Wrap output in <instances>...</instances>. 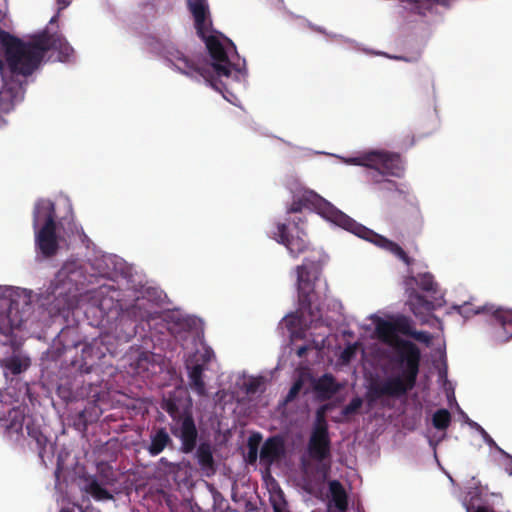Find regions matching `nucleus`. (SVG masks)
Segmentation results:
<instances>
[{
    "label": "nucleus",
    "instance_id": "obj_38",
    "mask_svg": "<svg viewBox=\"0 0 512 512\" xmlns=\"http://www.w3.org/2000/svg\"><path fill=\"white\" fill-rule=\"evenodd\" d=\"M412 215L415 218L416 225L419 226V228H420L422 226L423 219L420 214V209H419L418 205L412 206Z\"/></svg>",
    "mask_w": 512,
    "mask_h": 512
},
{
    "label": "nucleus",
    "instance_id": "obj_22",
    "mask_svg": "<svg viewBox=\"0 0 512 512\" xmlns=\"http://www.w3.org/2000/svg\"><path fill=\"white\" fill-rule=\"evenodd\" d=\"M103 353L95 349L94 345L86 344L82 348L81 361L78 366L81 373L88 374L92 372L96 359H99Z\"/></svg>",
    "mask_w": 512,
    "mask_h": 512
},
{
    "label": "nucleus",
    "instance_id": "obj_18",
    "mask_svg": "<svg viewBox=\"0 0 512 512\" xmlns=\"http://www.w3.org/2000/svg\"><path fill=\"white\" fill-rule=\"evenodd\" d=\"M395 333H401L405 336H409L419 342L429 344L431 341V335L426 331H416L413 329L412 321L409 317L398 316L394 320Z\"/></svg>",
    "mask_w": 512,
    "mask_h": 512
},
{
    "label": "nucleus",
    "instance_id": "obj_7",
    "mask_svg": "<svg viewBox=\"0 0 512 512\" xmlns=\"http://www.w3.org/2000/svg\"><path fill=\"white\" fill-rule=\"evenodd\" d=\"M307 452L312 460L322 463L320 470L323 472L324 477H326L330 470V464L323 462L331 456V440L324 408L319 409L316 413V419L307 445Z\"/></svg>",
    "mask_w": 512,
    "mask_h": 512
},
{
    "label": "nucleus",
    "instance_id": "obj_12",
    "mask_svg": "<svg viewBox=\"0 0 512 512\" xmlns=\"http://www.w3.org/2000/svg\"><path fill=\"white\" fill-rule=\"evenodd\" d=\"M56 288L63 292L71 293L78 291L85 281L83 268L76 262H66L56 274Z\"/></svg>",
    "mask_w": 512,
    "mask_h": 512
},
{
    "label": "nucleus",
    "instance_id": "obj_3",
    "mask_svg": "<svg viewBox=\"0 0 512 512\" xmlns=\"http://www.w3.org/2000/svg\"><path fill=\"white\" fill-rule=\"evenodd\" d=\"M421 360L418 346L404 339H397L394 346V355L391 362L400 373L388 377L380 384L372 385L370 395L373 399L384 396L399 398L411 391L417 382Z\"/></svg>",
    "mask_w": 512,
    "mask_h": 512
},
{
    "label": "nucleus",
    "instance_id": "obj_9",
    "mask_svg": "<svg viewBox=\"0 0 512 512\" xmlns=\"http://www.w3.org/2000/svg\"><path fill=\"white\" fill-rule=\"evenodd\" d=\"M354 165L365 166L369 169H380L386 176L400 178L404 174L402 158L397 153L385 151H370L348 160Z\"/></svg>",
    "mask_w": 512,
    "mask_h": 512
},
{
    "label": "nucleus",
    "instance_id": "obj_43",
    "mask_svg": "<svg viewBox=\"0 0 512 512\" xmlns=\"http://www.w3.org/2000/svg\"><path fill=\"white\" fill-rule=\"evenodd\" d=\"M467 512H471L470 511V507H467ZM475 512H494L493 510H491L490 508L486 507V506H479Z\"/></svg>",
    "mask_w": 512,
    "mask_h": 512
},
{
    "label": "nucleus",
    "instance_id": "obj_48",
    "mask_svg": "<svg viewBox=\"0 0 512 512\" xmlns=\"http://www.w3.org/2000/svg\"><path fill=\"white\" fill-rule=\"evenodd\" d=\"M357 512H364L363 507L360 504L357 505Z\"/></svg>",
    "mask_w": 512,
    "mask_h": 512
},
{
    "label": "nucleus",
    "instance_id": "obj_47",
    "mask_svg": "<svg viewBox=\"0 0 512 512\" xmlns=\"http://www.w3.org/2000/svg\"><path fill=\"white\" fill-rule=\"evenodd\" d=\"M273 509H274V512H282L281 509L276 505L273 506Z\"/></svg>",
    "mask_w": 512,
    "mask_h": 512
},
{
    "label": "nucleus",
    "instance_id": "obj_34",
    "mask_svg": "<svg viewBox=\"0 0 512 512\" xmlns=\"http://www.w3.org/2000/svg\"><path fill=\"white\" fill-rule=\"evenodd\" d=\"M467 422L469 424L470 427L476 429L477 431H479L480 435H482L484 441L490 445V446H493L497 449V447H499L495 441L492 439V437L483 429V427H481L478 423L470 420L467 418Z\"/></svg>",
    "mask_w": 512,
    "mask_h": 512
},
{
    "label": "nucleus",
    "instance_id": "obj_37",
    "mask_svg": "<svg viewBox=\"0 0 512 512\" xmlns=\"http://www.w3.org/2000/svg\"><path fill=\"white\" fill-rule=\"evenodd\" d=\"M262 385L261 378H251L245 382L244 387L247 394H255Z\"/></svg>",
    "mask_w": 512,
    "mask_h": 512
},
{
    "label": "nucleus",
    "instance_id": "obj_25",
    "mask_svg": "<svg viewBox=\"0 0 512 512\" xmlns=\"http://www.w3.org/2000/svg\"><path fill=\"white\" fill-rule=\"evenodd\" d=\"M408 303L415 315H418L422 310L430 311L433 308V303L416 291L410 294Z\"/></svg>",
    "mask_w": 512,
    "mask_h": 512
},
{
    "label": "nucleus",
    "instance_id": "obj_6",
    "mask_svg": "<svg viewBox=\"0 0 512 512\" xmlns=\"http://www.w3.org/2000/svg\"><path fill=\"white\" fill-rule=\"evenodd\" d=\"M312 208L317 209L320 215L345 230H348L352 222V218L338 210L312 190H305L301 194L295 195L293 202L287 209V213H299L303 209Z\"/></svg>",
    "mask_w": 512,
    "mask_h": 512
},
{
    "label": "nucleus",
    "instance_id": "obj_29",
    "mask_svg": "<svg viewBox=\"0 0 512 512\" xmlns=\"http://www.w3.org/2000/svg\"><path fill=\"white\" fill-rule=\"evenodd\" d=\"M379 189L382 191H396L399 195L403 196L405 200H408L410 196L409 188L405 184H397L393 180L386 179L383 181V185L379 186Z\"/></svg>",
    "mask_w": 512,
    "mask_h": 512
},
{
    "label": "nucleus",
    "instance_id": "obj_49",
    "mask_svg": "<svg viewBox=\"0 0 512 512\" xmlns=\"http://www.w3.org/2000/svg\"><path fill=\"white\" fill-rule=\"evenodd\" d=\"M4 68V63L3 61L0 59V72L3 70Z\"/></svg>",
    "mask_w": 512,
    "mask_h": 512
},
{
    "label": "nucleus",
    "instance_id": "obj_46",
    "mask_svg": "<svg viewBox=\"0 0 512 512\" xmlns=\"http://www.w3.org/2000/svg\"><path fill=\"white\" fill-rule=\"evenodd\" d=\"M59 512H75V507H63Z\"/></svg>",
    "mask_w": 512,
    "mask_h": 512
},
{
    "label": "nucleus",
    "instance_id": "obj_50",
    "mask_svg": "<svg viewBox=\"0 0 512 512\" xmlns=\"http://www.w3.org/2000/svg\"><path fill=\"white\" fill-rule=\"evenodd\" d=\"M300 222H302V219H301V218H299V219H298V222H295V227H296L297 229L299 228V227H298V225H299V223H300Z\"/></svg>",
    "mask_w": 512,
    "mask_h": 512
},
{
    "label": "nucleus",
    "instance_id": "obj_28",
    "mask_svg": "<svg viewBox=\"0 0 512 512\" xmlns=\"http://www.w3.org/2000/svg\"><path fill=\"white\" fill-rule=\"evenodd\" d=\"M451 422V414L447 409L437 410L432 418L433 426L438 430H445Z\"/></svg>",
    "mask_w": 512,
    "mask_h": 512
},
{
    "label": "nucleus",
    "instance_id": "obj_11",
    "mask_svg": "<svg viewBox=\"0 0 512 512\" xmlns=\"http://www.w3.org/2000/svg\"><path fill=\"white\" fill-rule=\"evenodd\" d=\"M164 57L172 63V65L182 74L192 78L199 79V75L208 76L207 69L200 67L199 60L191 59L186 56L182 51L173 47L167 46L163 50Z\"/></svg>",
    "mask_w": 512,
    "mask_h": 512
},
{
    "label": "nucleus",
    "instance_id": "obj_4",
    "mask_svg": "<svg viewBox=\"0 0 512 512\" xmlns=\"http://www.w3.org/2000/svg\"><path fill=\"white\" fill-rule=\"evenodd\" d=\"M55 204L49 199H40L33 210L35 246L45 258L54 257L59 250Z\"/></svg>",
    "mask_w": 512,
    "mask_h": 512
},
{
    "label": "nucleus",
    "instance_id": "obj_45",
    "mask_svg": "<svg viewBox=\"0 0 512 512\" xmlns=\"http://www.w3.org/2000/svg\"><path fill=\"white\" fill-rule=\"evenodd\" d=\"M160 463L165 465V466H169V467L173 466V464L171 462H169L165 457H162L160 459Z\"/></svg>",
    "mask_w": 512,
    "mask_h": 512
},
{
    "label": "nucleus",
    "instance_id": "obj_31",
    "mask_svg": "<svg viewBox=\"0 0 512 512\" xmlns=\"http://www.w3.org/2000/svg\"><path fill=\"white\" fill-rule=\"evenodd\" d=\"M363 405V400L360 397H354L346 406L343 407L341 414L348 417L357 414Z\"/></svg>",
    "mask_w": 512,
    "mask_h": 512
},
{
    "label": "nucleus",
    "instance_id": "obj_13",
    "mask_svg": "<svg viewBox=\"0 0 512 512\" xmlns=\"http://www.w3.org/2000/svg\"><path fill=\"white\" fill-rule=\"evenodd\" d=\"M302 231H298L297 235H290L285 223H278L274 232V239L283 244L292 257H298L308 249V242L304 238Z\"/></svg>",
    "mask_w": 512,
    "mask_h": 512
},
{
    "label": "nucleus",
    "instance_id": "obj_17",
    "mask_svg": "<svg viewBox=\"0 0 512 512\" xmlns=\"http://www.w3.org/2000/svg\"><path fill=\"white\" fill-rule=\"evenodd\" d=\"M168 447H173V440L166 428H154L150 433V443L146 447L148 453L151 456H157Z\"/></svg>",
    "mask_w": 512,
    "mask_h": 512
},
{
    "label": "nucleus",
    "instance_id": "obj_20",
    "mask_svg": "<svg viewBox=\"0 0 512 512\" xmlns=\"http://www.w3.org/2000/svg\"><path fill=\"white\" fill-rule=\"evenodd\" d=\"M482 312H491L495 321L503 328V330L508 334V338H512V310L509 309H494L493 306H482L475 310V314H479Z\"/></svg>",
    "mask_w": 512,
    "mask_h": 512
},
{
    "label": "nucleus",
    "instance_id": "obj_1",
    "mask_svg": "<svg viewBox=\"0 0 512 512\" xmlns=\"http://www.w3.org/2000/svg\"><path fill=\"white\" fill-rule=\"evenodd\" d=\"M0 44L5 50L11 72L22 76L31 75L50 50L58 52V60L61 62L69 61L74 52L62 35L48 32L34 37L31 42H23L0 28Z\"/></svg>",
    "mask_w": 512,
    "mask_h": 512
},
{
    "label": "nucleus",
    "instance_id": "obj_10",
    "mask_svg": "<svg viewBox=\"0 0 512 512\" xmlns=\"http://www.w3.org/2000/svg\"><path fill=\"white\" fill-rule=\"evenodd\" d=\"M347 231L357 235L360 238L366 239L376 244L377 246L385 249L386 251H389L398 259L403 261L406 265L410 266L413 264V259L410 258L407 255V253L402 249V247H400L397 243L357 223L354 219H352V222Z\"/></svg>",
    "mask_w": 512,
    "mask_h": 512
},
{
    "label": "nucleus",
    "instance_id": "obj_40",
    "mask_svg": "<svg viewBox=\"0 0 512 512\" xmlns=\"http://www.w3.org/2000/svg\"><path fill=\"white\" fill-rule=\"evenodd\" d=\"M308 352V347L306 345L300 346L296 350V355L300 358L304 357Z\"/></svg>",
    "mask_w": 512,
    "mask_h": 512
},
{
    "label": "nucleus",
    "instance_id": "obj_19",
    "mask_svg": "<svg viewBox=\"0 0 512 512\" xmlns=\"http://www.w3.org/2000/svg\"><path fill=\"white\" fill-rule=\"evenodd\" d=\"M187 375L189 380V387L195 392L198 396L204 397L207 396L206 384L204 382V365L203 364H194V365H186Z\"/></svg>",
    "mask_w": 512,
    "mask_h": 512
},
{
    "label": "nucleus",
    "instance_id": "obj_27",
    "mask_svg": "<svg viewBox=\"0 0 512 512\" xmlns=\"http://www.w3.org/2000/svg\"><path fill=\"white\" fill-rule=\"evenodd\" d=\"M417 286L425 292H436L437 284L431 273L418 274L413 278Z\"/></svg>",
    "mask_w": 512,
    "mask_h": 512
},
{
    "label": "nucleus",
    "instance_id": "obj_44",
    "mask_svg": "<svg viewBox=\"0 0 512 512\" xmlns=\"http://www.w3.org/2000/svg\"><path fill=\"white\" fill-rule=\"evenodd\" d=\"M107 301H108V300H107V299H105V298L99 301V308H100L101 310H105V309H108V308H109V306L107 305Z\"/></svg>",
    "mask_w": 512,
    "mask_h": 512
},
{
    "label": "nucleus",
    "instance_id": "obj_39",
    "mask_svg": "<svg viewBox=\"0 0 512 512\" xmlns=\"http://www.w3.org/2000/svg\"><path fill=\"white\" fill-rule=\"evenodd\" d=\"M497 450L507 459H509V463L506 464L505 466V471L509 474V475H512V456L509 455L507 452H505L503 449H501L500 447H497Z\"/></svg>",
    "mask_w": 512,
    "mask_h": 512
},
{
    "label": "nucleus",
    "instance_id": "obj_16",
    "mask_svg": "<svg viewBox=\"0 0 512 512\" xmlns=\"http://www.w3.org/2000/svg\"><path fill=\"white\" fill-rule=\"evenodd\" d=\"M328 497L330 509L334 508L338 512H346L349 505L348 494L338 480H331L328 482Z\"/></svg>",
    "mask_w": 512,
    "mask_h": 512
},
{
    "label": "nucleus",
    "instance_id": "obj_23",
    "mask_svg": "<svg viewBox=\"0 0 512 512\" xmlns=\"http://www.w3.org/2000/svg\"><path fill=\"white\" fill-rule=\"evenodd\" d=\"M23 302H24L23 309L20 312L19 317H17V314L19 313V302L15 299H12L10 301L7 317L10 321V325L12 328H17V329L21 328L23 322L25 321V314L31 308V304H30V301L28 298H25Z\"/></svg>",
    "mask_w": 512,
    "mask_h": 512
},
{
    "label": "nucleus",
    "instance_id": "obj_8",
    "mask_svg": "<svg viewBox=\"0 0 512 512\" xmlns=\"http://www.w3.org/2000/svg\"><path fill=\"white\" fill-rule=\"evenodd\" d=\"M317 271L310 269L305 264L297 266V286L300 310L311 317V323L321 320V310L316 303L318 295L315 291V280Z\"/></svg>",
    "mask_w": 512,
    "mask_h": 512
},
{
    "label": "nucleus",
    "instance_id": "obj_5",
    "mask_svg": "<svg viewBox=\"0 0 512 512\" xmlns=\"http://www.w3.org/2000/svg\"><path fill=\"white\" fill-rule=\"evenodd\" d=\"M207 33L208 32H205V36L199 37L204 40L207 50L214 62L209 64L205 61H199L200 67L207 69L209 73L208 76L199 75V78H203L215 90L221 91L219 86L221 82L218 78L229 77L234 66L230 62L227 52L220 40L216 36L207 35Z\"/></svg>",
    "mask_w": 512,
    "mask_h": 512
},
{
    "label": "nucleus",
    "instance_id": "obj_42",
    "mask_svg": "<svg viewBox=\"0 0 512 512\" xmlns=\"http://www.w3.org/2000/svg\"><path fill=\"white\" fill-rule=\"evenodd\" d=\"M352 354H353L352 349H351V348H347V349H345V350L343 351V353H342V358H343L344 360H349V359H350V357L352 356Z\"/></svg>",
    "mask_w": 512,
    "mask_h": 512
},
{
    "label": "nucleus",
    "instance_id": "obj_15",
    "mask_svg": "<svg viewBox=\"0 0 512 512\" xmlns=\"http://www.w3.org/2000/svg\"><path fill=\"white\" fill-rule=\"evenodd\" d=\"M190 12L193 15L195 28L199 36L209 32L211 22L207 20L209 11L207 0H187Z\"/></svg>",
    "mask_w": 512,
    "mask_h": 512
},
{
    "label": "nucleus",
    "instance_id": "obj_32",
    "mask_svg": "<svg viewBox=\"0 0 512 512\" xmlns=\"http://www.w3.org/2000/svg\"><path fill=\"white\" fill-rule=\"evenodd\" d=\"M261 441V435L260 434H254L249 438L248 446H249V452H248V459L250 463H253L257 459L258 454V445Z\"/></svg>",
    "mask_w": 512,
    "mask_h": 512
},
{
    "label": "nucleus",
    "instance_id": "obj_26",
    "mask_svg": "<svg viewBox=\"0 0 512 512\" xmlns=\"http://www.w3.org/2000/svg\"><path fill=\"white\" fill-rule=\"evenodd\" d=\"M86 491L98 501L113 499V495L96 480L88 484Z\"/></svg>",
    "mask_w": 512,
    "mask_h": 512
},
{
    "label": "nucleus",
    "instance_id": "obj_36",
    "mask_svg": "<svg viewBox=\"0 0 512 512\" xmlns=\"http://www.w3.org/2000/svg\"><path fill=\"white\" fill-rule=\"evenodd\" d=\"M384 176H386L380 169H371L367 172V177L369 181H371L374 184L383 185Z\"/></svg>",
    "mask_w": 512,
    "mask_h": 512
},
{
    "label": "nucleus",
    "instance_id": "obj_24",
    "mask_svg": "<svg viewBox=\"0 0 512 512\" xmlns=\"http://www.w3.org/2000/svg\"><path fill=\"white\" fill-rule=\"evenodd\" d=\"M2 366L10 371L11 374L19 375L29 368L30 361L29 359H21L19 356L13 355L5 359Z\"/></svg>",
    "mask_w": 512,
    "mask_h": 512
},
{
    "label": "nucleus",
    "instance_id": "obj_35",
    "mask_svg": "<svg viewBox=\"0 0 512 512\" xmlns=\"http://www.w3.org/2000/svg\"><path fill=\"white\" fill-rule=\"evenodd\" d=\"M302 387H303V381L301 379H297L292 384L291 388L289 389V391L285 397V402L286 403L292 402L298 396Z\"/></svg>",
    "mask_w": 512,
    "mask_h": 512
},
{
    "label": "nucleus",
    "instance_id": "obj_14",
    "mask_svg": "<svg viewBox=\"0 0 512 512\" xmlns=\"http://www.w3.org/2000/svg\"><path fill=\"white\" fill-rule=\"evenodd\" d=\"M285 454V442L282 436L274 435L265 440L260 450V462L271 466Z\"/></svg>",
    "mask_w": 512,
    "mask_h": 512
},
{
    "label": "nucleus",
    "instance_id": "obj_2",
    "mask_svg": "<svg viewBox=\"0 0 512 512\" xmlns=\"http://www.w3.org/2000/svg\"><path fill=\"white\" fill-rule=\"evenodd\" d=\"M161 408L170 416L169 430L180 441V452L190 454L195 449V458L201 470L206 475L216 472V464L213 457L212 446L209 442H198V429L193 417L192 401L189 397H183L177 392H171L163 397Z\"/></svg>",
    "mask_w": 512,
    "mask_h": 512
},
{
    "label": "nucleus",
    "instance_id": "obj_21",
    "mask_svg": "<svg viewBox=\"0 0 512 512\" xmlns=\"http://www.w3.org/2000/svg\"><path fill=\"white\" fill-rule=\"evenodd\" d=\"M341 386L336 382L334 376L330 373L322 375L314 384V390L323 400L330 399L340 390Z\"/></svg>",
    "mask_w": 512,
    "mask_h": 512
},
{
    "label": "nucleus",
    "instance_id": "obj_41",
    "mask_svg": "<svg viewBox=\"0 0 512 512\" xmlns=\"http://www.w3.org/2000/svg\"><path fill=\"white\" fill-rule=\"evenodd\" d=\"M110 291L115 292V289H113V288H112V287H110V286H101V287L99 288L98 294H99V295H104L105 293H108V292H110Z\"/></svg>",
    "mask_w": 512,
    "mask_h": 512
},
{
    "label": "nucleus",
    "instance_id": "obj_30",
    "mask_svg": "<svg viewBox=\"0 0 512 512\" xmlns=\"http://www.w3.org/2000/svg\"><path fill=\"white\" fill-rule=\"evenodd\" d=\"M376 331L380 338L387 340L395 334V327L393 321L380 320L376 324Z\"/></svg>",
    "mask_w": 512,
    "mask_h": 512
},
{
    "label": "nucleus",
    "instance_id": "obj_33",
    "mask_svg": "<svg viewBox=\"0 0 512 512\" xmlns=\"http://www.w3.org/2000/svg\"><path fill=\"white\" fill-rule=\"evenodd\" d=\"M29 435L35 439L39 455L40 457H43V451L48 443V438L37 430L29 431Z\"/></svg>",
    "mask_w": 512,
    "mask_h": 512
}]
</instances>
